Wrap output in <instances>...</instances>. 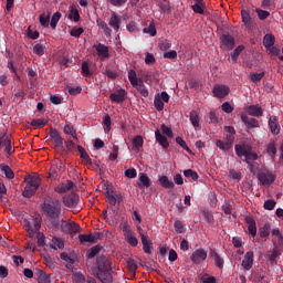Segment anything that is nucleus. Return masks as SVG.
<instances>
[{
  "mask_svg": "<svg viewBox=\"0 0 283 283\" xmlns=\"http://www.w3.org/2000/svg\"><path fill=\"white\" fill-rule=\"evenodd\" d=\"M86 266L99 282L114 283L113 263L109 258L99 255L96 258V265H94V258L86 256Z\"/></svg>",
  "mask_w": 283,
  "mask_h": 283,
  "instance_id": "f257e3e1",
  "label": "nucleus"
},
{
  "mask_svg": "<svg viewBox=\"0 0 283 283\" xmlns=\"http://www.w3.org/2000/svg\"><path fill=\"white\" fill-rule=\"evenodd\" d=\"M42 211L49 218L52 229H59L61 227V201L48 197L42 206Z\"/></svg>",
  "mask_w": 283,
  "mask_h": 283,
  "instance_id": "f03ea898",
  "label": "nucleus"
},
{
  "mask_svg": "<svg viewBox=\"0 0 283 283\" xmlns=\"http://www.w3.org/2000/svg\"><path fill=\"white\" fill-rule=\"evenodd\" d=\"M234 151L239 158H242L244 156L247 165H249L250 170L253 171V161L258 160L260 156L256 155L255 151H253V147L249 144H237L234 146Z\"/></svg>",
  "mask_w": 283,
  "mask_h": 283,
  "instance_id": "7ed1b4c3",
  "label": "nucleus"
},
{
  "mask_svg": "<svg viewBox=\"0 0 283 283\" xmlns=\"http://www.w3.org/2000/svg\"><path fill=\"white\" fill-rule=\"evenodd\" d=\"M41 177L39 175H29L24 178L27 186L22 192L23 198H32L36 193V189L41 187Z\"/></svg>",
  "mask_w": 283,
  "mask_h": 283,
  "instance_id": "20e7f679",
  "label": "nucleus"
},
{
  "mask_svg": "<svg viewBox=\"0 0 283 283\" xmlns=\"http://www.w3.org/2000/svg\"><path fill=\"white\" fill-rule=\"evenodd\" d=\"M24 229L29 233V238H34V234L41 229V219L38 217H30L24 221Z\"/></svg>",
  "mask_w": 283,
  "mask_h": 283,
  "instance_id": "39448f33",
  "label": "nucleus"
},
{
  "mask_svg": "<svg viewBox=\"0 0 283 283\" xmlns=\"http://www.w3.org/2000/svg\"><path fill=\"white\" fill-rule=\"evenodd\" d=\"M103 238V233L101 232H94L90 234H78V240L81 244H87L90 242L91 244H96L98 240Z\"/></svg>",
  "mask_w": 283,
  "mask_h": 283,
  "instance_id": "423d86ee",
  "label": "nucleus"
},
{
  "mask_svg": "<svg viewBox=\"0 0 283 283\" xmlns=\"http://www.w3.org/2000/svg\"><path fill=\"white\" fill-rule=\"evenodd\" d=\"M229 92H231V88L224 84H216L212 88L214 98H226V96H229Z\"/></svg>",
  "mask_w": 283,
  "mask_h": 283,
  "instance_id": "0eeeda50",
  "label": "nucleus"
},
{
  "mask_svg": "<svg viewBox=\"0 0 283 283\" xmlns=\"http://www.w3.org/2000/svg\"><path fill=\"white\" fill-rule=\"evenodd\" d=\"M106 200L112 207L120 205L123 202V195L119 191L108 190L106 191Z\"/></svg>",
  "mask_w": 283,
  "mask_h": 283,
  "instance_id": "6e6552de",
  "label": "nucleus"
},
{
  "mask_svg": "<svg viewBox=\"0 0 283 283\" xmlns=\"http://www.w3.org/2000/svg\"><path fill=\"white\" fill-rule=\"evenodd\" d=\"M190 260L193 264H201L207 260V250L199 248L192 252L190 255Z\"/></svg>",
  "mask_w": 283,
  "mask_h": 283,
  "instance_id": "1a4fd4ad",
  "label": "nucleus"
},
{
  "mask_svg": "<svg viewBox=\"0 0 283 283\" xmlns=\"http://www.w3.org/2000/svg\"><path fill=\"white\" fill-rule=\"evenodd\" d=\"M258 180L264 186L273 185L275 182V174L271 171H262L258 175Z\"/></svg>",
  "mask_w": 283,
  "mask_h": 283,
  "instance_id": "9d476101",
  "label": "nucleus"
},
{
  "mask_svg": "<svg viewBox=\"0 0 283 283\" xmlns=\"http://www.w3.org/2000/svg\"><path fill=\"white\" fill-rule=\"evenodd\" d=\"M81 200V198L78 197V195L72 192L71 195L64 196L63 197V202L64 205L69 208V209H74L77 207L78 201Z\"/></svg>",
  "mask_w": 283,
  "mask_h": 283,
  "instance_id": "9b49d317",
  "label": "nucleus"
},
{
  "mask_svg": "<svg viewBox=\"0 0 283 283\" xmlns=\"http://www.w3.org/2000/svg\"><path fill=\"white\" fill-rule=\"evenodd\" d=\"M139 237L142 238L144 253L151 255L154 253V245L151 243V240H149V237L144 234L143 232H139Z\"/></svg>",
  "mask_w": 283,
  "mask_h": 283,
  "instance_id": "f8f14e48",
  "label": "nucleus"
},
{
  "mask_svg": "<svg viewBox=\"0 0 283 283\" xmlns=\"http://www.w3.org/2000/svg\"><path fill=\"white\" fill-rule=\"evenodd\" d=\"M241 18H242V23L248 28V30H254L256 27L255 21L251 18V13L247 10H241Z\"/></svg>",
  "mask_w": 283,
  "mask_h": 283,
  "instance_id": "ddd939ff",
  "label": "nucleus"
},
{
  "mask_svg": "<svg viewBox=\"0 0 283 283\" xmlns=\"http://www.w3.org/2000/svg\"><path fill=\"white\" fill-rule=\"evenodd\" d=\"M220 41H221V48L223 50H232L235 46V39H233L231 35L229 34H223L220 36Z\"/></svg>",
  "mask_w": 283,
  "mask_h": 283,
  "instance_id": "4468645a",
  "label": "nucleus"
},
{
  "mask_svg": "<svg viewBox=\"0 0 283 283\" xmlns=\"http://www.w3.org/2000/svg\"><path fill=\"white\" fill-rule=\"evenodd\" d=\"M61 228L64 233H78L81 231V226L76 222L63 221Z\"/></svg>",
  "mask_w": 283,
  "mask_h": 283,
  "instance_id": "2eb2a0df",
  "label": "nucleus"
},
{
  "mask_svg": "<svg viewBox=\"0 0 283 283\" xmlns=\"http://www.w3.org/2000/svg\"><path fill=\"white\" fill-rule=\"evenodd\" d=\"M125 98H127V92L125 88H119L109 95V99L113 103H125Z\"/></svg>",
  "mask_w": 283,
  "mask_h": 283,
  "instance_id": "dca6fc26",
  "label": "nucleus"
},
{
  "mask_svg": "<svg viewBox=\"0 0 283 283\" xmlns=\"http://www.w3.org/2000/svg\"><path fill=\"white\" fill-rule=\"evenodd\" d=\"M253 256H254L253 251H248L244 254L241 266H243L245 271H251V269H253Z\"/></svg>",
  "mask_w": 283,
  "mask_h": 283,
  "instance_id": "f3484780",
  "label": "nucleus"
},
{
  "mask_svg": "<svg viewBox=\"0 0 283 283\" xmlns=\"http://www.w3.org/2000/svg\"><path fill=\"white\" fill-rule=\"evenodd\" d=\"M50 138L55 143V147L61 149L63 147V137H61V133L56 128H51Z\"/></svg>",
  "mask_w": 283,
  "mask_h": 283,
  "instance_id": "a211bd4d",
  "label": "nucleus"
},
{
  "mask_svg": "<svg viewBox=\"0 0 283 283\" xmlns=\"http://www.w3.org/2000/svg\"><path fill=\"white\" fill-rule=\"evenodd\" d=\"M241 120L248 127V129H253L260 127V122L253 117H249L247 114L241 115Z\"/></svg>",
  "mask_w": 283,
  "mask_h": 283,
  "instance_id": "6ab92c4d",
  "label": "nucleus"
},
{
  "mask_svg": "<svg viewBox=\"0 0 283 283\" xmlns=\"http://www.w3.org/2000/svg\"><path fill=\"white\" fill-rule=\"evenodd\" d=\"M94 50H96L98 56H102V59H108L109 57V48H107L103 43L94 44Z\"/></svg>",
  "mask_w": 283,
  "mask_h": 283,
  "instance_id": "aec40b11",
  "label": "nucleus"
},
{
  "mask_svg": "<svg viewBox=\"0 0 283 283\" xmlns=\"http://www.w3.org/2000/svg\"><path fill=\"white\" fill-rule=\"evenodd\" d=\"M269 127L273 136H277V134H280L281 127H280V123L277 122V116H270Z\"/></svg>",
  "mask_w": 283,
  "mask_h": 283,
  "instance_id": "412c9836",
  "label": "nucleus"
},
{
  "mask_svg": "<svg viewBox=\"0 0 283 283\" xmlns=\"http://www.w3.org/2000/svg\"><path fill=\"white\" fill-rule=\"evenodd\" d=\"M245 222L248 224V231L250 235H252V238H255V235H258V226L255 224V219L247 217Z\"/></svg>",
  "mask_w": 283,
  "mask_h": 283,
  "instance_id": "4be33fe9",
  "label": "nucleus"
},
{
  "mask_svg": "<svg viewBox=\"0 0 283 283\" xmlns=\"http://www.w3.org/2000/svg\"><path fill=\"white\" fill-rule=\"evenodd\" d=\"M247 113L250 116H256V118H260V116H262L264 114V111L262 109V106H260V105H250L247 108Z\"/></svg>",
  "mask_w": 283,
  "mask_h": 283,
  "instance_id": "5701e85b",
  "label": "nucleus"
},
{
  "mask_svg": "<svg viewBox=\"0 0 283 283\" xmlns=\"http://www.w3.org/2000/svg\"><path fill=\"white\" fill-rule=\"evenodd\" d=\"M138 187L139 189H143V187H146V189H149V187H151V179H149V176H147V174L145 172L139 174Z\"/></svg>",
  "mask_w": 283,
  "mask_h": 283,
  "instance_id": "b1692460",
  "label": "nucleus"
},
{
  "mask_svg": "<svg viewBox=\"0 0 283 283\" xmlns=\"http://www.w3.org/2000/svg\"><path fill=\"white\" fill-rule=\"evenodd\" d=\"M155 138L164 149H167V147H169V142L167 140V137L164 136L159 129L155 132Z\"/></svg>",
  "mask_w": 283,
  "mask_h": 283,
  "instance_id": "393cba45",
  "label": "nucleus"
},
{
  "mask_svg": "<svg viewBox=\"0 0 283 283\" xmlns=\"http://www.w3.org/2000/svg\"><path fill=\"white\" fill-rule=\"evenodd\" d=\"M108 25H111L115 32H118V30H120V18L116 13H113L108 21Z\"/></svg>",
  "mask_w": 283,
  "mask_h": 283,
  "instance_id": "a878e982",
  "label": "nucleus"
},
{
  "mask_svg": "<svg viewBox=\"0 0 283 283\" xmlns=\"http://www.w3.org/2000/svg\"><path fill=\"white\" fill-rule=\"evenodd\" d=\"M35 277H38V283H52L50 275L46 274L43 270H36Z\"/></svg>",
  "mask_w": 283,
  "mask_h": 283,
  "instance_id": "bb28decb",
  "label": "nucleus"
},
{
  "mask_svg": "<svg viewBox=\"0 0 283 283\" xmlns=\"http://www.w3.org/2000/svg\"><path fill=\"white\" fill-rule=\"evenodd\" d=\"M191 8L196 14H205V0H195Z\"/></svg>",
  "mask_w": 283,
  "mask_h": 283,
  "instance_id": "cd10ccee",
  "label": "nucleus"
},
{
  "mask_svg": "<svg viewBox=\"0 0 283 283\" xmlns=\"http://www.w3.org/2000/svg\"><path fill=\"white\" fill-rule=\"evenodd\" d=\"M210 256L213 258L216 266L218 269H222L224 266V260L220 258V254L216 252L214 250H210Z\"/></svg>",
  "mask_w": 283,
  "mask_h": 283,
  "instance_id": "c85d7f7f",
  "label": "nucleus"
},
{
  "mask_svg": "<svg viewBox=\"0 0 283 283\" xmlns=\"http://www.w3.org/2000/svg\"><path fill=\"white\" fill-rule=\"evenodd\" d=\"M69 19L75 23L81 21V13H78V9H76L74 6L70 7Z\"/></svg>",
  "mask_w": 283,
  "mask_h": 283,
  "instance_id": "c756f323",
  "label": "nucleus"
},
{
  "mask_svg": "<svg viewBox=\"0 0 283 283\" xmlns=\"http://www.w3.org/2000/svg\"><path fill=\"white\" fill-rule=\"evenodd\" d=\"M0 169L4 172V176L6 178H8V180H12L14 178V171L12 170V168H10V166L1 164Z\"/></svg>",
  "mask_w": 283,
  "mask_h": 283,
  "instance_id": "7c9ffc66",
  "label": "nucleus"
},
{
  "mask_svg": "<svg viewBox=\"0 0 283 283\" xmlns=\"http://www.w3.org/2000/svg\"><path fill=\"white\" fill-rule=\"evenodd\" d=\"M145 140L143 139V136L137 135L133 139V151H140V148L143 147Z\"/></svg>",
  "mask_w": 283,
  "mask_h": 283,
  "instance_id": "2f4dec72",
  "label": "nucleus"
},
{
  "mask_svg": "<svg viewBox=\"0 0 283 283\" xmlns=\"http://www.w3.org/2000/svg\"><path fill=\"white\" fill-rule=\"evenodd\" d=\"M190 123L192 127H195V129H198V127H200V116L198 115V112H190Z\"/></svg>",
  "mask_w": 283,
  "mask_h": 283,
  "instance_id": "473e14b6",
  "label": "nucleus"
},
{
  "mask_svg": "<svg viewBox=\"0 0 283 283\" xmlns=\"http://www.w3.org/2000/svg\"><path fill=\"white\" fill-rule=\"evenodd\" d=\"M101 251H103V245L97 244L93 248H91L90 250H87L86 252V258H96V255H98V253H101Z\"/></svg>",
  "mask_w": 283,
  "mask_h": 283,
  "instance_id": "72a5a7b5",
  "label": "nucleus"
},
{
  "mask_svg": "<svg viewBox=\"0 0 283 283\" xmlns=\"http://www.w3.org/2000/svg\"><path fill=\"white\" fill-rule=\"evenodd\" d=\"M263 45L264 48H273L275 45V35L273 34H265L263 38Z\"/></svg>",
  "mask_w": 283,
  "mask_h": 283,
  "instance_id": "f704fd0d",
  "label": "nucleus"
},
{
  "mask_svg": "<svg viewBox=\"0 0 283 283\" xmlns=\"http://www.w3.org/2000/svg\"><path fill=\"white\" fill-rule=\"evenodd\" d=\"M159 185L164 187V189H174V181L169 180V177L161 176L159 178Z\"/></svg>",
  "mask_w": 283,
  "mask_h": 283,
  "instance_id": "c9c22d12",
  "label": "nucleus"
},
{
  "mask_svg": "<svg viewBox=\"0 0 283 283\" xmlns=\"http://www.w3.org/2000/svg\"><path fill=\"white\" fill-rule=\"evenodd\" d=\"M124 238L130 247H138V238H136V232H130V234H127Z\"/></svg>",
  "mask_w": 283,
  "mask_h": 283,
  "instance_id": "e433bc0d",
  "label": "nucleus"
},
{
  "mask_svg": "<svg viewBox=\"0 0 283 283\" xmlns=\"http://www.w3.org/2000/svg\"><path fill=\"white\" fill-rule=\"evenodd\" d=\"M260 238H269L271 235V223H265L259 229Z\"/></svg>",
  "mask_w": 283,
  "mask_h": 283,
  "instance_id": "4c0bfd02",
  "label": "nucleus"
},
{
  "mask_svg": "<svg viewBox=\"0 0 283 283\" xmlns=\"http://www.w3.org/2000/svg\"><path fill=\"white\" fill-rule=\"evenodd\" d=\"M4 145V151L8 155V158H10V155L14 154V148H12V139L10 138V136L6 137Z\"/></svg>",
  "mask_w": 283,
  "mask_h": 283,
  "instance_id": "58836bf2",
  "label": "nucleus"
},
{
  "mask_svg": "<svg viewBox=\"0 0 283 283\" xmlns=\"http://www.w3.org/2000/svg\"><path fill=\"white\" fill-rule=\"evenodd\" d=\"M61 12H55L53 13L52 18H51V21H50V25L52 28V30H56V25H59V21H61Z\"/></svg>",
  "mask_w": 283,
  "mask_h": 283,
  "instance_id": "ea45409f",
  "label": "nucleus"
},
{
  "mask_svg": "<svg viewBox=\"0 0 283 283\" xmlns=\"http://www.w3.org/2000/svg\"><path fill=\"white\" fill-rule=\"evenodd\" d=\"M128 81L133 87H138V77L136 75V71L129 70L128 71Z\"/></svg>",
  "mask_w": 283,
  "mask_h": 283,
  "instance_id": "a19ab883",
  "label": "nucleus"
},
{
  "mask_svg": "<svg viewBox=\"0 0 283 283\" xmlns=\"http://www.w3.org/2000/svg\"><path fill=\"white\" fill-rule=\"evenodd\" d=\"M216 146L217 147H219V149H221L222 151H229V149H231V147H233L232 145H231V143H229V142H223V140H221V139H218L217 142H216Z\"/></svg>",
  "mask_w": 283,
  "mask_h": 283,
  "instance_id": "79ce46f5",
  "label": "nucleus"
},
{
  "mask_svg": "<svg viewBox=\"0 0 283 283\" xmlns=\"http://www.w3.org/2000/svg\"><path fill=\"white\" fill-rule=\"evenodd\" d=\"M33 52L38 56H43V54H45V45H43L42 43L35 42L33 46Z\"/></svg>",
  "mask_w": 283,
  "mask_h": 283,
  "instance_id": "37998d69",
  "label": "nucleus"
},
{
  "mask_svg": "<svg viewBox=\"0 0 283 283\" xmlns=\"http://www.w3.org/2000/svg\"><path fill=\"white\" fill-rule=\"evenodd\" d=\"M48 125V120L45 119H32L31 120V127H33L34 129H39L41 127H45Z\"/></svg>",
  "mask_w": 283,
  "mask_h": 283,
  "instance_id": "c03bdc74",
  "label": "nucleus"
},
{
  "mask_svg": "<svg viewBox=\"0 0 283 283\" xmlns=\"http://www.w3.org/2000/svg\"><path fill=\"white\" fill-rule=\"evenodd\" d=\"M39 21H40L42 28H49L50 27V13H48V14H45V13L40 14Z\"/></svg>",
  "mask_w": 283,
  "mask_h": 283,
  "instance_id": "a18cd8bd",
  "label": "nucleus"
},
{
  "mask_svg": "<svg viewBox=\"0 0 283 283\" xmlns=\"http://www.w3.org/2000/svg\"><path fill=\"white\" fill-rule=\"evenodd\" d=\"M169 248L167 245H159V262H165V258L167 256V252Z\"/></svg>",
  "mask_w": 283,
  "mask_h": 283,
  "instance_id": "49530a36",
  "label": "nucleus"
},
{
  "mask_svg": "<svg viewBox=\"0 0 283 283\" xmlns=\"http://www.w3.org/2000/svg\"><path fill=\"white\" fill-rule=\"evenodd\" d=\"M160 129L164 136H167L168 138H174V130H171L169 126L163 124Z\"/></svg>",
  "mask_w": 283,
  "mask_h": 283,
  "instance_id": "de8ad7c7",
  "label": "nucleus"
},
{
  "mask_svg": "<svg viewBox=\"0 0 283 283\" xmlns=\"http://www.w3.org/2000/svg\"><path fill=\"white\" fill-rule=\"evenodd\" d=\"M137 86V91L139 92V94H142L144 98H147V96H149V91L147 90V87H145L143 81H140Z\"/></svg>",
  "mask_w": 283,
  "mask_h": 283,
  "instance_id": "09e8293b",
  "label": "nucleus"
},
{
  "mask_svg": "<svg viewBox=\"0 0 283 283\" xmlns=\"http://www.w3.org/2000/svg\"><path fill=\"white\" fill-rule=\"evenodd\" d=\"M23 98H25V91L20 90L14 93V103H22Z\"/></svg>",
  "mask_w": 283,
  "mask_h": 283,
  "instance_id": "8fccbe9b",
  "label": "nucleus"
},
{
  "mask_svg": "<svg viewBox=\"0 0 283 283\" xmlns=\"http://www.w3.org/2000/svg\"><path fill=\"white\" fill-rule=\"evenodd\" d=\"M255 12H256L260 21H264L265 19H269V17H271V12L264 11L262 9H256Z\"/></svg>",
  "mask_w": 283,
  "mask_h": 283,
  "instance_id": "3c124183",
  "label": "nucleus"
},
{
  "mask_svg": "<svg viewBox=\"0 0 283 283\" xmlns=\"http://www.w3.org/2000/svg\"><path fill=\"white\" fill-rule=\"evenodd\" d=\"M143 32L144 34H150L151 36H156V25H154V23H150L147 28H144Z\"/></svg>",
  "mask_w": 283,
  "mask_h": 283,
  "instance_id": "603ef678",
  "label": "nucleus"
},
{
  "mask_svg": "<svg viewBox=\"0 0 283 283\" xmlns=\"http://www.w3.org/2000/svg\"><path fill=\"white\" fill-rule=\"evenodd\" d=\"M154 106L158 112H163V109H165V103L160 97H155Z\"/></svg>",
  "mask_w": 283,
  "mask_h": 283,
  "instance_id": "864d4df0",
  "label": "nucleus"
},
{
  "mask_svg": "<svg viewBox=\"0 0 283 283\" xmlns=\"http://www.w3.org/2000/svg\"><path fill=\"white\" fill-rule=\"evenodd\" d=\"M158 48L159 50H161L163 52H166V50H170L171 48V42L169 40H164V41H160L158 43Z\"/></svg>",
  "mask_w": 283,
  "mask_h": 283,
  "instance_id": "5fc2aeb1",
  "label": "nucleus"
},
{
  "mask_svg": "<svg viewBox=\"0 0 283 283\" xmlns=\"http://www.w3.org/2000/svg\"><path fill=\"white\" fill-rule=\"evenodd\" d=\"M250 78H251L252 83H260V81H262V78H264V72L252 73L250 75Z\"/></svg>",
  "mask_w": 283,
  "mask_h": 283,
  "instance_id": "6e6d98bb",
  "label": "nucleus"
},
{
  "mask_svg": "<svg viewBox=\"0 0 283 283\" xmlns=\"http://www.w3.org/2000/svg\"><path fill=\"white\" fill-rule=\"evenodd\" d=\"M184 176L186 178H191V180H198V172L191 170V169H187L184 171Z\"/></svg>",
  "mask_w": 283,
  "mask_h": 283,
  "instance_id": "4d7b16f0",
  "label": "nucleus"
},
{
  "mask_svg": "<svg viewBox=\"0 0 283 283\" xmlns=\"http://www.w3.org/2000/svg\"><path fill=\"white\" fill-rule=\"evenodd\" d=\"M127 266L133 273H136V271H138V264H136V261L134 259L127 260Z\"/></svg>",
  "mask_w": 283,
  "mask_h": 283,
  "instance_id": "13d9d810",
  "label": "nucleus"
},
{
  "mask_svg": "<svg viewBox=\"0 0 283 283\" xmlns=\"http://www.w3.org/2000/svg\"><path fill=\"white\" fill-rule=\"evenodd\" d=\"M103 125H104V127H106L107 132H109V129H112V117L108 114L104 115Z\"/></svg>",
  "mask_w": 283,
  "mask_h": 283,
  "instance_id": "bf43d9fd",
  "label": "nucleus"
},
{
  "mask_svg": "<svg viewBox=\"0 0 283 283\" xmlns=\"http://www.w3.org/2000/svg\"><path fill=\"white\" fill-rule=\"evenodd\" d=\"M82 74L83 76H92V71H90V63L87 62L82 63Z\"/></svg>",
  "mask_w": 283,
  "mask_h": 283,
  "instance_id": "052dcab7",
  "label": "nucleus"
},
{
  "mask_svg": "<svg viewBox=\"0 0 283 283\" xmlns=\"http://www.w3.org/2000/svg\"><path fill=\"white\" fill-rule=\"evenodd\" d=\"M83 92V88L81 86H69V94L71 96H77V94H81Z\"/></svg>",
  "mask_w": 283,
  "mask_h": 283,
  "instance_id": "680f3d73",
  "label": "nucleus"
},
{
  "mask_svg": "<svg viewBox=\"0 0 283 283\" xmlns=\"http://www.w3.org/2000/svg\"><path fill=\"white\" fill-rule=\"evenodd\" d=\"M244 50V45H239L231 54L232 61H238V56H240V53Z\"/></svg>",
  "mask_w": 283,
  "mask_h": 283,
  "instance_id": "e2e57ef3",
  "label": "nucleus"
},
{
  "mask_svg": "<svg viewBox=\"0 0 283 283\" xmlns=\"http://www.w3.org/2000/svg\"><path fill=\"white\" fill-rule=\"evenodd\" d=\"M84 30L83 28H73L70 31L71 36H74L75 39H78L81 36V34H83Z\"/></svg>",
  "mask_w": 283,
  "mask_h": 283,
  "instance_id": "0e129e2a",
  "label": "nucleus"
},
{
  "mask_svg": "<svg viewBox=\"0 0 283 283\" xmlns=\"http://www.w3.org/2000/svg\"><path fill=\"white\" fill-rule=\"evenodd\" d=\"M73 282H75V283H85V276L82 273H75L73 275Z\"/></svg>",
  "mask_w": 283,
  "mask_h": 283,
  "instance_id": "69168bd1",
  "label": "nucleus"
},
{
  "mask_svg": "<svg viewBox=\"0 0 283 283\" xmlns=\"http://www.w3.org/2000/svg\"><path fill=\"white\" fill-rule=\"evenodd\" d=\"M188 85H189V87H191V90H200V87H202L200 82H198L197 80H190L188 82Z\"/></svg>",
  "mask_w": 283,
  "mask_h": 283,
  "instance_id": "338daca9",
  "label": "nucleus"
},
{
  "mask_svg": "<svg viewBox=\"0 0 283 283\" xmlns=\"http://www.w3.org/2000/svg\"><path fill=\"white\" fill-rule=\"evenodd\" d=\"M124 175L126 176V178H136L138 174L136 172L135 168H129L125 170Z\"/></svg>",
  "mask_w": 283,
  "mask_h": 283,
  "instance_id": "774afa93",
  "label": "nucleus"
}]
</instances>
